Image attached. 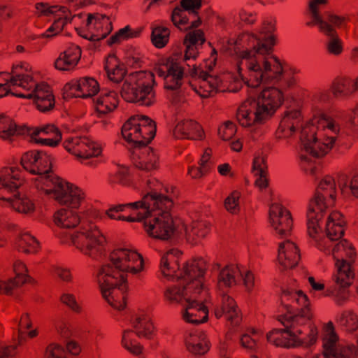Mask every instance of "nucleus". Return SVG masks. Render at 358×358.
Here are the masks:
<instances>
[{
	"label": "nucleus",
	"mask_w": 358,
	"mask_h": 358,
	"mask_svg": "<svg viewBox=\"0 0 358 358\" xmlns=\"http://www.w3.org/2000/svg\"><path fill=\"white\" fill-rule=\"evenodd\" d=\"M275 26L271 22L264 23L259 38L253 34H243L241 40L248 42V48L239 53L240 62L238 71L248 86L257 87L262 83L278 81L282 75L283 68L278 57L269 54L275 43L272 34Z\"/></svg>",
	"instance_id": "obj_1"
},
{
	"label": "nucleus",
	"mask_w": 358,
	"mask_h": 358,
	"mask_svg": "<svg viewBox=\"0 0 358 358\" xmlns=\"http://www.w3.org/2000/svg\"><path fill=\"white\" fill-rule=\"evenodd\" d=\"M110 263L103 265L96 278L103 297L115 309L126 306L127 273L136 274L143 269V259L136 251L119 248L110 254Z\"/></svg>",
	"instance_id": "obj_2"
},
{
	"label": "nucleus",
	"mask_w": 358,
	"mask_h": 358,
	"mask_svg": "<svg viewBox=\"0 0 358 358\" xmlns=\"http://www.w3.org/2000/svg\"><path fill=\"white\" fill-rule=\"evenodd\" d=\"M145 195H150L153 201L143 206L145 213L148 215L144 218V229L148 235L153 238L162 241L171 239L176 231L173 217L169 211L173 202L169 196L151 191Z\"/></svg>",
	"instance_id": "obj_3"
},
{
	"label": "nucleus",
	"mask_w": 358,
	"mask_h": 358,
	"mask_svg": "<svg viewBox=\"0 0 358 358\" xmlns=\"http://www.w3.org/2000/svg\"><path fill=\"white\" fill-rule=\"evenodd\" d=\"M339 125L327 114H321L313 123L302 128L301 141L303 149L311 156L324 157L332 148Z\"/></svg>",
	"instance_id": "obj_4"
},
{
	"label": "nucleus",
	"mask_w": 358,
	"mask_h": 358,
	"mask_svg": "<svg viewBox=\"0 0 358 358\" xmlns=\"http://www.w3.org/2000/svg\"><path fill=\"white\" fill-rule=\"evenodd\" d=\"M336 197L334 179L325 176L319 183L313 196L310 199L307 212L308 234L316 238L321 231L320 222L327 208L334 206Z\"/></svg>",
	"instance_id": "obj_5"
},
{
	"label": "nucleus",
	"mask_w": 358,
	"mask_h": 358,
	"mask_svg": "<svg viewBox=\"0 0 358 358\" xmlns=\"http://www.w3.org/2000/svg\"><path fill=\"white\" fill-rule=\"evenodd\" d=\"M24 182L18 168L4 167L0 171V199L9 201L15 211L29 215L34 212V203L27 197H18L15 193Z\"/></svg>",
	"instance_id": "obj_6"
},
{
	"label": "nucleus",
	"mask_w": 358,
	"mask_h": 358,
	"mask_svg": "<svg viewBox=\"0 0 358 358\" xmlns=\"http://www.w3.org/2000/svg\"><path fill=\"white\" fill-rule=\"evenodd\" d=\"M155 75L151 72H136L129 75L121 89V96L127 102L150 106L156 101Z\"/></svg>",
	"instance_id": "obj_7"
},
{
	"label": "nucleus",
	"mask_w": 358,
	"mask_h": 358,
	"mask_svg": "<svg viewBox=\"0 0 358 358\" xmlns=\"http://www.w3.org/2000/svg\"><path fill=\"white\" fill-rule=\"evenodd\" d=\"M156 123L145 115L131 117L122 126L123 138L134 149L148 145L156 134Z\"/></svg>",
	"instance_id": "obj_8"
},
{
	"label": "nucleus",
	"mask_w": 358,
	"mask_h": 358,
	"mask_svg": "<svg viewBox=\"0 0 358 358\" xmlns=\"http://www.w3.org/2000/svg\"><path fill=\"white\" fill-rule=\"evenodd\" d=\"M73 244L85 255L96 258L102 252L106 238L96 223L81 222L80 230L71 236Z\"/></svg>",
	"instance_id": "obj_9"
},
{
	"label": "nucleus",
	"mask_w": 358,
	"mask_h": 358,
	"mask_svg": "<svg viewBox=\"0 0 358 358\" xmlns=\"http://www.w3.org/2000/svg\"><path fill=\"white\" fill-rule=\"evenodd\" d=\"M45 187L42 186L41 190L60 205L78 208L85 199V195L82 189L59 177L45 179Z\"/></svg>",
	"instance_id": "obj_10"
},
{
	"label": "nucleus",
	"mask_w": 358,
	"mask_h": 358,
	"mask_svg": "<svg viewBox=\"0 0 358 358\" xmlns=\"http://www.w3.org/2000/svg\"><path fill=\"white\" fill-rule=\"evenodd\" d=\"M21 164L23 168L32 174L37 175L35 179V186L41 190V187H45V179H55L58 178L52 173V159L43 151L31 150L24 153L21 158Z\"/></svg>",
	"instance_id": "obj_11"
},
{
	"label": "nucleus",
	"mask_w": 358,
	"mask_h": 358,
	"mask_svg": "<svg viewBox=\"0 0 358 358\" xmlns=\"http://www.w3.org/2000/svg\"><path fill=\"white\" fill-rule=\"evenodd\" d=\"M337 273L334 276L335 284L327 288L324 292L326 296H333L336 304L342 306L349 299V287L353 282L355 273L349 262L343 259H337L336 263Z\"/></svg>",
	"instance_id": "obj_12"
},
{
	"label": "nucleus",
	"mask_w": 358,
	"mask_h": 358,
	"mask_svg": "<svg viewBox=\"0 0 358 358\" xmlns=\"http://www.w3.org/2000/svg\"><path fill=\"white\" fill-rule=\"evenodd\" d=\"M207 265L202 258L194 259L187 261L182 268V275L180 278L184 279L187 294L192 293L194 295L201 294L203 292V278Z\"/></svg>",
	"instance_id": "obj_13"
},
{
	"label": "nucleus",
	"mask_w": 358,
	"mask_h": 358,
	"mask_svg": "<svg viewBox=\"0 0 358 358\" xmlns=\"http://www.w3.org/2000/svg\"><path fill=\"white\" fill-rule=\"evenodd\" d=\"M283 101L282 91L273 87L264 89L257 99H252V102L259 110L257 115L264 117L266 121L275 113Z\"/></svg>",
	"instance_id": "obj_14"
},
{
	"label": "nucleus",
	"mask_w": 358,
	"mask_h": 358,
	"mask_svg": "<svg viewBox=\"0 0 358 358\" xmlns=\"http://www.w3.org/2000/svg\"><path fill=\"white\" fill-rule=\"evenodd\" d=\"M345 221L343 215L338 211L332 212L328 217L325 232L327 238L319 241L318 238L322 234V231L319 233L317 238H315L317 243V248L320 250H323L327 253H330V248L332 247L331 242L338 241L344 235ZM314 239V238H313Z\"/></svg>",
	"instance_id": "obj_15"
},
{
	"label": "nucleus",
	"mask_w": 358,
	"mask_h": 358,
	"mask_svg": "<svg viewBox=\"0 0 358 358\" xmlns=\"http://www.w3.org/2000/svg\"><path fill=\"white\" fill-rule=\"evenodd\" d=\"M64 148L77 157L88 159L101 154L102 149L96 142L86 136H76L64 141Z\"/></svg>",
	"instance_id": "obj_16"
},
{
	"label": "nucleus",
	"mask_w": 358,
	"mask_h": 358,
	"mask_svg": "<svg viewBox=\"0 0 358 358\" xmlns=\"http://www.w3.org/2000/svg\"><path fill=\"white\" fill-rule=\"evenodd\" d=\"M281 303L289 314L311 315L308 298L301 290H284Z\"/></svg>",
	"instance_id": "obj_17"
},
{
	"label": "nucleus",
	"mask_w": 358,
	"mask_h": 358,
	"mask_svg": "<svg viewBox=\"0 0 358 358\" xmlns=\"http://www.w3.org/2000/svg\"><path fill=\"white\" fill-rule=\"evenodd\" d=\"M17 97L33 99L36 108L41 112H47L55 107V96L50 87L45 83L36 85L31 92L29 93H12Z\"/></svg>",
	"instance_id": "obj_18"
},
{
	"label": "nucleus",
	"mask_w": 358,
	"mask_h": 358,
	"mask_svg": "<svg viewBox=\"0 0 358 358\" xmlns=\"http://www.w3.org/2000/svg\"><path fill=\"white\" fill-rule=\"evenodd\" d=\"M269 218L272 227L280 237L290 235L293 220L288 210L279 203H273L270 207Z\"/></svg>",
	"instance_id": "obj_19"
},
{
	"label": "nucleus",
	"mask_w": 358,
	"mask_h": 358,
	"mask_svg": "<svg viewBox=\"0 0 358 358\" xmlns=\"http://www.w3.org/2000/svg\"><path fill=\"white\" fill-rule=\"evenodd\" d=\"M64 91L67 98H87L95 95L99 91V85L94 78L85 77L66 84Z\"/></svg>",
	"instance_id": "obj_20"
},
{
	"label": "nucleus",
	"mask_w": 358,
	"mask_h": 358,
	"mask_svg": "<svg viewBox=\"0 0 358 358\" xmlns=\"http://www.w3.org/2000/svg\"><path fill=\"white\" fill-rule=\"evenodd\" d=\"M214 315L217 319L224 316L233 326L238 325L241 320L240 310L235 300L224 292L220 294V302L215 306Z\"/></svg>",
	"instance_id": "obj_21"
},
{
	"label": "nucleus",
	"mask_w": 358,
	"mask_h": 358,
	"mask_svg": "<svg viewBox=\"0 0 358 358\" xmlns=\"http://www.w3.org/2000/svg\"><path fill=\"white\" fill-rule=\"evenodd\" d=\"M184 342L186 350L196 357L206 355L211 345L207 335L201 331L186 332Z\"/></svg>",
	"instance_id": "obj_22"
},
{
	"label": "nucleus",
	"mask_w": 358,
	"mask_h": 358,
	"mask_svg": "<svg viewBox=\"0 0 358 358\" xmlns=\"http://www.w3.org/2000/svg\"><path fill=\"white\" fill-rule=\"evenodd\" d=\"M132 162L140 170L150 171L159 167V157L148 145L136 148L132 152Z\"/></svg>",
	"instance_id": "obj_23"
},
{
	"label": "nucleus",
	"mask_w": 358,
	"mask_h": 358,
	"mask_svg": "<svg viewBox=\"0 0 358 358\" xmlns=\"http://www.w3.org/2000/svg\"><path fill=\"white\" fill-rule=\"evenodd\" d=\"M200 294L196 296L187 298V305L182 314L184 320L187 322L199 324L206 322L208 319V310L203 303L202 301L196 299Z\"/></svg>",
	"instance_id": "obj_24"
},
{
	"label": "nucleus",
	"mask_w": 358,
	"mask_h": 358,
	"mask_svg": "<svg viewBox=\"0 0 358 358\" xmlns=\"http://www.w3.org/2000/svg\"><path fill=\"white\" fill-rule=\"evenodd\" d=\"M258 112L259 110L252 102V99L249 98L238 108L236 113V119L239 124L245 127L257 124H263L266 120L263 116H259L257 115Z\"/></svg>",
	"instance_id": "obj_25"
},
{
	"label": "nucleus",
	"mask_w": 358,
	"mask_h": 358,
	"mask_svg": "<svg viewBox=\"0 0 358 358\" xmlns=\"http://www.w3.org/2000/svg\"><path fill=\"white\" fill-rule=\"evenodd\" d=\"M289 316H280L279 321L285 327L293 338H300L301 335L308 330L311 315L290 314Z\"/></svg>",
	"instance_id": "obj_26"
},
{
	"label": "nucleus",
	"mask_w": 358,
	"mask_h": 358,
	"mask_svg": "<svg viewBox=\"0 0 358 358\" xmlns=\"http://www.w3.org/2000/svg\"><path fill=\"white\" fill-rule=\"evenodd\" d=\"M198 78L199 87L195 92L202 98H208L214 96L217 92L224 91L222 89V80L217 76H211L208 72L199 71Z\"/></svg>",
	"instance_id": "obj_27"
},
{
	"label": "nucleus",
	"mask_w": 358,
	"mask_h": 358,
	"mask_svg": "<svg viewBox=\"0 0 358 358\" xmlns=\"http://www.w3.org/2000/svg\"><path fill=\"white\" fill-rule=\"evenodd\" d=\"M180 252L177 250H170L161 258L160 270L165 277L176 278L182 277V269L180 268Z\"/></svg>",
	"instance_id": "obj_28"
},
{
	"label": "nucleus",
	"mask_w": 358,
	"mask_h": 358,
	"mask_svg": "<svg viewBox=\"0 0 358 358\" xmlns=\"http://www.w3.org/2000/svg\"><path fill=\"white\" fill-rule=\"evenodd\" d=\"M14 271L15 273L14 278L7 281L0 280V294H11L14 289L22 286L29 279V276L27 274V266L23 262H16L14 264Z\"/></svg>",
	"instance_id": "obj_29"
},
{
	"label": "nucleus",
	"mask_w": 358,
	"mask_h": 358,
	"mask_svg": "<svg viewBox=\"0 0 358 358\" xmlns=\"http://www.w3.org/2000/svg\"><path fill=\"white\" fill-rule=\"evenodd\" d=\"M278 259L285 268L295 267L300 259L299 250L295 243L286 241L279 245Z\"/></svg>",
	"instance_id": "obj_30"
},
{
	"label": "nucleus",
	"mask_w": 358,
	"mask_h": 358,
	"mask_svg": "<svg viewBox=\"0 0 358 358\" xmlns=\"http://www.w3.org/2000/svg\"><path fill=\"white\" fill-rule=\"evenodd\" d=\"M80 57V47L71 45L59 54L55 61V67L59 71H71L77 66Z\"/></svg>",
	"instance_id": "obj_31"
},
{
	"label": "nucleus",
	"mask_w": 358,
	"mask_h": 358,
	"mask_svg": "<svg viewBox=\"0 0 358 358\" xmlns=\"http://www.w3.org/2000/svg\"><path fill=\"white\" fill-rule=\"evenodd\" d=\"M173 135L177 138L201 139L203 131L198 122L188 120L177 124L173 129Z\"/></svg>",
	"instance_id": "obj_32"
},
{
	"label": "nucleus",
	"mask_w": 358,
	"mask_h": 358,
	"mask_svg": "<svg viewBox=\"0 0 358 358\" xmlns=\"http://www.w3.org/2000/svg\"><path fill=\"white\" fill-rule=\"evenodd\" d=\"M210 230L209 222L203 220L193 221L185 227V238L188 243L196 245L201 243Z\"/></svg>",
	"instance_id": "obj_33"
},
{
	"label": "nucleus",
	"mask_w": 358,
	"mask_h": 358,
	"mask_svg": "<svg viewBox=\"0 0 358 358\" xmlns=\"http://www.w3.org/2000/svg\"><path fill=\"white\" fill-rule=\"evenodd\" d=\"M330 91L336 99L350 97L356 92L355 80L348 77H336L331 84Z\"/></svg>",
	"instance_id": "obj_34"
},
{
	"label": "nucleus",
	"mask_w": 358,
	"mask_h": 358,
	"mask_svg": "<svg viewBox=\"0 0 358 358\" xmlns=\"http://www.w3.org/2000/svg\"><path fill=\"white\" fill-rule=\"evenodd\" d=\"M269 343L277 347L293 348L299 346V338H293L284 329H274L266 334Z\"/></svg>",
	"instance_id": "obj_35"
},
{
	"label": "nucleus",
	"mask_w": 358,
	"mask_h": 358,
	"mask_svg": "<svg viewBox=\"0 0 358 358\" xmlns=\"http://www.w3.org/2000/svg\"><path fill=\"white\" fill-rule=\"evenodd\" d=\"M320 31L328 38L326 42L327 52L334 56L340 55L343 51V42L334 27L329 24L320 29Z\"/></svg>",
	"instance_id": "obj_36"
},
{
	"label": "nucleus",
	"mask_w": 358,
	"mask_h": 358,
	"mask_svg": "<svg viewBox=\"0 0 358 358\" xmlns=\"http://www.w3.org/2000/svg\"><path fill=\"white\" fill-rule=\"evenodd\" d=\"M338 336L332 322H329L324 327L322 334L323 351L321 355L332 356L338 348Z\"/></svg>",
	"instance_id": "obj_37"
},
{
	"label": "nucleus",
	"mask_w": 358,
	"mask_h": 358,
	"mask_svg": "<svg viewBox=\"0 0 358 358\" xmlns=\"http://www.w3.org/2000/svg\"><path fill=\"white\" fill-rule=\"evenodd\" d=\"M240 271L238 267L230 265L222 268L217 276V287L224 291L236 285V277Z\"/></svg>",
	"instance_id": "obj_38"
},
{
	"label": "nucleus",
	"mask_w": 358,
	"mask_h": 358,
	"mask_svg": "<svg viewBox=\"0 0 358 358\" xmlns=\"http://www.w3.org/2000/svg\"><path fill=\"white\" fill-rule=\"evenodd\" d=\"M54 222L58 227L69 229L76 227L80 222V218L76 211L62 208L55 213Z\"/></svg>",
	"instance_id": "obj_39"
},
{
	"label": "nucleus",
	"mask_w": 358,
	"mask_h": 358,
	"mask_svg": "<svg viewBox=\"0 0 358 358\" xmlns=\"http://www.w3.org/2000/svg\"><path fill=\"white\" fill-rule=\"evenodd\" d=\"M117 105V94L114 91L102 92L95 101L96 111L102 114H106L114 110Z\"/></svg>",
	"instance_id": "obj_40"
},
{
	"label": "nucleus",
	"mask_w": 358,
	"mask_h": 358,
	"mask_svg": "<svg viewBox=\"0 0 358 358\" xmlns=\"http://www.w3.org/2000/svg\"><path fill=\"white\" fill-rule=\"evenodd\" d=\"M150 201H153L152 197L150 195H144L142 199L140 201L111 206L106 211V214L110 219L122 220V219H124V216L121 215L120 213L122 212L127 207H131L133 209H138V207H143L148 205Z\"/></svg>",
	"instance_id": "obj_41"
},
{
	"label": "nucleus",
	"mask_w": 358,
	"mask_h": 358,
	"mask_svg": "<svg viewBox=\"0 0 358 358\" xmlns=\"http://www.w3.org/2000/svg\"><path fill=\"white\" fill-rule=\"evenodd\" d=\"M252 173L257 177L255 181V187L259 190L266 189L268 185V179L267 178V166L264 159L262 157H256L253 162Z\"/></svg>",
	"instance_id": "obj_42"
},
{
	"label": "nucleus",
	"mask_w": 358,
	"mask_h": 358,
	"mask_svg": "<svg viewBox=\"0 0 358 358\" xmlns=\"http://www.w3.org/2000/svg\"><path fill=\"white\" fill-rule=\"evenodd\" d=\"M105 69L108 78L114 83L121 82L127 73L123 64H120L117 58L115 55H110L106 59Z\"/></svg>",
	"instance_id": "obj_43"
},
{
	"label": "nucleus",
	"mask_w": 358,
	"mask_h": 358,
	"mask_svg": "<svg viewBox=\"0 0 358 358\" xmlns=\"http://www.w3.org/2000/svg\"><path fill=\"white\" fill-rule=\"evenodd\" d=\"M173 71H170L165 76L164 87L167 90H176L182 84L185 69L180 62L175 63Z\"/></svg>",
	"instance_id": "obj_44"
},
{
	"label": "nucleus",
	"mask_w": 358,
	"mask_h": 358,
	"mask_svg": "<svg viewBox=\"0 0 358 358\" xmlns=\"http://www.w3.org/2000/svg\"><path fill=\"white\" fill-rule=\"evenodd\" d=\"M212 154L211 149H206L204 151L203 155L201 156V158L199 161V166H191L188 169V174L193 179H199L206 175L213 166L212 162L210 161V157Z\"/></svg>",
	"instance_id": "obj_45"
},
{
	"label": "nucleus",
	"mask_w": 358,
	"mask_h": 358,
	"mask_svg": "<svg viewBox=\"0 0 358 358\" xmlns=\"http://www.w3.org/2000/svg\"><path fill=\"white\" fill-rule=\"evenodd\" d=\"M132 326L137 336L148 339L152 338L154 334V326L148 317L145 316L136 317L132 322Z\"/></svg>",
	"instance_id": "obj_46"
},
{
	"label": "nucleus",
	"mask_w": 358,
	"mask_h": 358,
	"mask_svg": "<svg viewBox=\"0 0 358 358\" xmlns=\"http://www.w3.org/2000/svg\"><path fill=\"white\" fill-rule=\"evenodd\" d=\"M22 68V65L13 66L11 71L12 76L10 78V83L12 85H17L25 90H30L36 85L33 80V78L28 74H23L19 71Z\"/></svg>",
	"instance_id": "obj_47"
},
{
	"label": "nucleus",
	"mask_w": 358,
	"mask_h": 358,
	"mask_svg": "<svg viewBox=\"0 0 358 358\" xmlns=\"http://www.w3.org/2000/svg\"><path fill=\"white\" fill-rule=\"evenodd\" d=\"M25 128H17L13 121L8 117L0 115V137L8 139L14 135H22Z\"/></svg>",
	"instance_id": "obj_48"
},
{
	"label": "nucleus",
	"mask_w": 358,
	"mask_h": 358,
	"mask_svg": "<svg viewBox=\"0 0 358 358\" xmlns=\"http://www.w3.org/2000/svg\"><path fill=\"white\" fill-rule=\"evenodd\" d=\"M164 296L167 302L173 304L182 303L183 300L187 302V298L196 296V295L192 293L187 294L185 285L182 288L176 285L167 287L164 291Z\"/></svg>",
	"instance_id": "obj_49"
},
{
	"label": "nucleus",
	"mask_w": 358,
	"mask_h": 358,
	"mask_svg": "<svg viewBox=\"0 0 358 358\" xmlns=\"http://www.w3.org/2000/svg\"><path fill=\"white\" fill-rule=\"evenodd\" d=\"M17 248L20 252L25 254L36 253L39 248V243L29 234H24L17 241Z\"/></svg>",
	"instance_id": "obj_50"
},
{
	"label": "nucleus",
	"mask_w": 358,
	"mask_h": 358,
	"mask_svg": "<svg viewBox=\"0 0 358 358\" xmlns=\"http://www.w3.org/2000/svg\"><path fill=\"white\" fill-rule=\"evenodd\" d=\"M170 30L165 27L158 26L152 28L151 41L155 47L162 48L169 43Z\"/></svg>",
	"instance_id": "obj_51"
},
{
	"label": "nucleus",
	"mask_w": 358,
	"mask_h": 358,
	"mask_svg": "<svg viewBox=\"0 0 358 358\" xmlns=\"http://www.w3.org/2000/svg\"><path fill=\"white\" fill-rule=\"evenodd\" d=\"M327 0H310L309 2V10L312 15V21L306 23L307 26L317 25L319 29H322L329 24L323 20L318 11V6L320 4H326Z\"/></svg>",
	"instance_id": "obj_52"
},
{
	"label": "nucleus",
	"mask_w": 358,
	"mask_h": 358,
	"mask_svg": "<svg viewBox=\"0 0 358 358\" xmlns=\"http://www.w3.org/2000/svg\"><path fill=\"white\" fill-rule=\"evenodd\" d=\"M136 334L131 330H125L123 332L122 344L123 347L131 353L138 355L142 352L143 347L134 338Z\"/></svg>",
	"instance_id": "obj_53"
},
{
	"label": "nucleus",
	"mask_w": 358,
	"mask_h": 358,
	"mask_svg": "<svg viewBox=\"0 0 358 358\" xmlns=\"http://www.w3.org/2000/svg\"><path fill=\"white\" fill-rule=\"evenodd\" d=\"M338 321L348 331H354L358 329L357 316L352 311L343 312Z\"/></svg>",
	"instance_id": "obj_54"
},
{
	"label": "nucleus",
	"mask_w": 358,
	"mask_h": 358,
	"mask_svg": "<svg viewBox=\"0 0 358 358\" xmlns=\"http://www.w3.org/2000/svg\"><path fill=\"white\" fill-rule=\"evenodd\" d=\"M39 15L50 16L57 15V13H69V9L64 6H50L48 3L40 2L35 5Z\"/></svg>",
	"instance_id": "obj_55"
},
{
	"label": "nucleus",
	"mask_w": 358,
	"mask_h": 358,
	"mask_svg": "<svg viewBox=\"0 0 358 358\" xmlns=\"http://www.w3.org/2000/svg\"><path fill=\"white\" fill-rule=\"evenodd\" d=\"M357 350L354 345H338L331 358H355Z\"/></svg>",
	"instance_id": "obj_56"
},
{
	"label": "nucleus",
	"mask_w": 358,
	"mask_h": 358,
	"mask_svg": "<svg viewBox=\"0 0 358 358\" xmlns=\"http://www.w3.org/2000/svg\"><path fill=\"white\" fill-rule=\"evenodd\" d=\"M241 193L238 191L232 192L224 200V206L227 210L232 214L239 212V199Z\"/></svg>",
	"instance_id": "obj_57"
},
{
	"label": "nucleus",
	"mask_w": 358,
	"mask_h": 358,
	"mask_svg": "<svg viewBox=\"0 0 358 358\" xmlns=\"http://www.w3.org/2000/svg\"><path fill=\"white\" fill-rule=\"evenodd\" d=\"M282 121H285V123L291 125V128H299L302 121L301 111L294 109L285 112Z\"/></svg>",
	"instance_id": "obj_58"
},
{
	"label": "nucleus",
	"mask_w": 358,
	"mask_h": 358,
	"mask_svg": "<svg viewBox=\"0 0 358 358\" xmlns=\"http://www.w3.org/2000/svg\"><path fill=\"white\" fill-rule=\"evenodd\" d=\"M57 133H61V131L55 125L46 124L34 128L31 133V137L41 136V135L43 137L53 136Z\"/></svg>",
	"instance_id": "obj_59"
},
{
	"label": "nucleus",
	"mask_w": 358,
	"mask_h": 358,
	"mask_svg": "<svg viewBox=\"0 0 358 358\" xmlns=\"http://www.w3.org/2000/svg\"><path fill=\"white\" fill-rule=\"evenodd\" d=\"M206 41L204 33L201 29H196L187 33L184 39V44L195 45L198 43L202 45Z\"/></svg>",
	"instance_id": "obj_60"
},
{
	"label": "nucleus",
	"mask_w": 358,
	"mask_h": 358,
	"mask_svg": "<svg viewBox=\"0 0 358 358\" xmlns=\"http://www.w3.org/2000/svg\"><path fill=\"white\" fill-rule=\"evenodd\" d=\"M134 36L131 33V29L129 26H127L121 29H120L117 32H116L114 35L111 36L110 38L107 41L108 45H112L113 44L119 43L122 40L132 38Z\"/></svg>",
	"instance_id": "obj_61"
},
{
	"label": "nucleus",
	"mask_w": 358,
	"mask_h": 358,
	"mask_svg": "<svg viewBox=\"0 0 358 358\" xmlns=\"http://www.w3.org/2000/svg\"><path fill=\"white\" fill-rule=\"evenodd\" d=\"M171 21L176 27L181 29V26L188 24L189 19L185 15V10L176 7L172 11Z\"/></svg>",
	"instance_id": "obj_62"
},
{
	"label": "nucleus",
	"mask_w": 358,
	"mask_h": 358,
	"mask_svg": "<svg viewBox=\"0 0 358 358\" xmlns=\"http://www.w3.org/2000/svg\"><path fill=\"white\" fill-rule=\"evenodd\" d=\"M236 125L230 122H226L224 125L218 129V134L224 141L230 140L236 134Z\"/></svg>",
	"instance_id": "obj_63"
},
{
	"label": "nucleus",
	"mask_w": 358,
	"mask_h": 358,
	"mask_svg": "<svg viewBox=\"0 0 358 358\" xmlns=\"http://www.w3.org/2000/svg\"><path fill=\"white\" fill-rule=\"evenodd\" d=\"M45 357L66 358V352L61 346L55 344H50L46 348Z\"/></svg>",
	"instance_id": "obj_64"
}]
</instances>
